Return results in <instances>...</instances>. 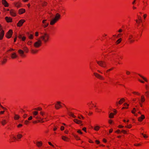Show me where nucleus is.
Returning <instances> with one entry per match:
<instances>
[{
  "label": "nucleus",
  "instance_id": "nucleus-1",
  "mask_svg": "<svg viewBox=\"0 0 149 149\" xmlns=\"http://www.w3.org/2000/svg\"><path fill=\"white\" fill-rule=\"evenodd\" d=\"M61 19V15L58 13H57L56 14L54 18L52 19L50 21V24L51 25H54Z\"/></svg>",
  "mask_w": 149,
  "mask_h": 149
},
{
  "label": "nucleus",
  "instance_id": "nucleus-2",
  "mask_svg": "<svg viewBox=\"0 0 149 149\" xmlns=\"http://www.w3.org/2000/svg\"><path fill=\"white\" fill-rule=\"evenodd\" d=\"M49 35L47 33H44L40 37V39L43 41L44 43L48 42L49 41Z\"/></svg>",
  "mask_w": 149,
  "mask_h": 149
},
{
  "label": "nucleus",
  "instance_id": "nucleus-3",
  "mask_svg": "<svg viewBox=\"0 0 149 149\" xmlns=\"http://www.w3.org/2000/svg\"><path fill=\"white\" fill-rule=\"evenodd\" d=\"M96 63L98 65L103 68H106L107 67V64L106 62L104 61H96Z\"/></svg>",
  "mask_w": 149,
  "mask_h": 149
},
{
  "label": "nucleus",
  "instance_id": "nucleus-4",
  "mask_svg": "<svg viewBox=\"0 0 149 149\" xmlns=\"http://www.w3.org/2000/svg\"><path fill=\"white\" fill-rule=\"evenodd\" d=\"M62 105H65L64 104L62 103L61 102L58 101L56 102V103L55 104V108L56 109H58L62 107Z\"/></svg>",
  "mask_w": 149,
  "mask_h": 149
},
{
  "label": "nucleus",
  "instance_id": "nucleus-5",
  "mask_svg": "<svg viewBox=\"0 0 149 149\" xmlns=\"http://www.w3.org/2000/svg\"><path fill=\"white\" fill-rule=\"evenodd\" d=\"M93 74L96 78L100 80H104L105 79L104 77L97 73L94 72Z\"/></svg>",
  "mask_w": 149,
  "mask_h": 149
},
{
  "label": "nucleus",
  "instance_id": "nucleus-6",
  "mask_svg": "<svg viewBox=\"0 0 149 149\" xmlns=\"http://www.w3.org/2000/svg\"><path fill=\"white\" fill-rule=\"evenodd\" d=\"M135 36L132 34H130L128 36V41L130 43H133L134 41Z\"/></svg>",
  "mask_w": 149,
  "mask_h": 149
},
{
  "label": "nucleus",
  "instance_id": "nucleus-7",
  "mask_svg": "<svg viewBox=\"0 0 149 149\" xmlns=\"http://www.w3.org/2000/svg\"><path fill=\"white\" fill-rule=\"evenodd\" d=\"M42 44L41 41L39 40L34 43V46L35 48H38L40 47L41 46Z\"/></svg>",
  "mask_w": 149,
  "mask_h": 149
},
{
  "label": "nucleus",
  "instance_id": "nucleus-8",
  "mask_svg": "<svg viewBox=\"0 0 149 149\" xmlns=\"http://www.w3.org/2000/svg\"><path fill=\"white\" fill-rule=\"evenodd\" d=\"M13 34V31L12 30L10 29L6 33L5 36L8 38H10L12 37Z\"/></svg>",
  "mask_w": 149,
  "mask_h": 149
},
{
  "label": "nucleus",
  "instance_id": "nucleus-9",
  "mask_svg": "<svg viewBox=\"0 0 149 149\" xmlns=\"http://www.w3.org/2000/svg\"><path fill=\"white\" fill-rule=\"evenodd\" d=\"M88 107L90 109H92L94 107H96V105L93 103L92 102H90L87 104Z\"/></svg>",
  "mask_w": 149,
  "mask_h": 149
},
{
  "label": "nucleus",
  "instance_id": "nucleus-10",
  "mask_svg": "<svg viewBox=\"0 0 149 149\" xmlns=\"http://www.w3.org/2000/svg\"><path fill=\"white\" fill-rule=\"evenodd\" d=\"M10 15L12 17H15L17 15L16 11L13 9L10 10Z\"/></svg>",
  "mask_w": 149,
  "mask_h": 149
},
{
  "label": "nucleus",
  "instance_id": "nucleus-11",
  "mask_svg": "<svg viewBox=\"0 0 149 149\" xmlns=\"http://www.w3.org/2000/svg\"><path fill=\"white\" fill-rule=\"evenodd\" d=\"M25 22V20L24 19H21L17 24V26L18 27H21L22 26L23 24Z\"/></svg>",
  "mask_w": 149,
  "mask_h": 149
},
{
  "label": "nucleus",
  "instance_id": "nucleus-12",
  "mask_svg": "<svg viewBox=\"0 0 149 149\" xmlns=\"http://www.w3.org/2000/svg\"><path fill=\"white\" fill-rule=\"evenodd\" d=\"M33 142L35 143L37 147L40 148L41 147L43 144L42 142V141H36V143L34 141Z\"/></svg>",
  "mask_w": 149,
  "mask_h": 149
},
{
  "label": "nucleus",
  "instance_id": "nucleus-13",
  "mask_svg": "<svg viewBox=\"0 0 149 149\" xmlns=\"http://www.w3.org/2000/svg\"><path fill=\"white\" fill-rule=\"evenodd\" d=\"M42 23L43 24V26L44 28L46 27L49 25V23L47 22V19L43 20L42 21Z\"/></svg>",
  "mask_w": 149,
  "mask_h": 149
},
{
  "label": "nucleus",
  "instance_id": "nucleus-14",
  "mask_svg": "<svg viewBox=\"0 0 149 149\" xmlns=\"http://www.w3.org/2000/svg\"><path fill=\"white\" fill-rule=\"evenodd\" d=\"M14 4L15 6L17 8H19L22 7V4L19 2H15L14 3Z\"/></svg>",
  "mask_w": 149,
  "mask_h": 149
},
{
  "label": "nucleus",
  "instance_id": "nucleus-15",
  "mask_svg": "<svg viewBox=\"0 0 149 149\" xmlns=\"http://www.w3.org/2000/svg\"><path fill=\"white\" fill-rule=\"evenodd\" d=\"M5 19L8 23H11L13 22V19L10 17L6 16L5 17Z\"/></svg>",
  "mask_w": 149,
  "mask_h": 149
},
{
  "label": "nucleus",
  "instance_id": "nucleus-16",
  "mask_svg": "<svg viewBox=\"0 0 149 149\" xmlns=\"http://www.w3.org/2000/svg\"><path fill=\"white\" fill-rule=\"evenodd\" d=\"M139 102L144 103L145 101L144 96L143 95H141L140 99L139 98Z\"/></svg>",
  "mask_w": 149,
  "mask_h": 149
},
{
  "label": "nucleus",
  "instance_id": "nucleus-17",
  "mask_svg": "<svg viewBox=\"0 0 149 149\" xmlns=\"http://www.w3.org/2000/svg\"><path fill=\"white\" fill-rule=\"evenodd\" d=\"M67 111L68 114L70 116L74 118L76 117V116L74 115V114L72 112H71L68 109H67Z\"/></svg>",
  "mask_w": 149,
  "mask_h": 149
},
{
  "label": "nucleus",
  "instance_id": "nucleus-18",
  "mask_svg": "<svg viewBox=\"0 0 149 149\" xmlns=\"http://www.w3.org/2000/svg\"><path fill=\"white\" fill-rule=\"evenodd\" d=\"M23 137V135L21 133H18L16 135L17 141H19Z\"/></svg>",
  "mask_w": 149,
  "mask_h": 149
},
{
  "label": "nucleus",
  "instance_id": "nucleus-19",
  "mask_svg": "<svg viewBox=\"0 0 149 149\" xmlns=\"http://www.w3.org/2000/svg\"><path fill=\"white\" fill-rule=\"evenodd\" d=\"M2 3L3 5L5 7H8L9 6V4L6 0H2Z\"/></svg>",
  "mask_w": 149,
  "mask_h": 149
},
{
  "label": "nucleus",
  "instance_id": "nucleus-20",
  "mask_svg": "<svg viewBox=\"0 0 149 149\" xmlns=\"http://www.w3.org/2000/svg\"><path fill=\"white\" fill-rule=\"evenodd\" d=\"M125 101V99L124 98H121L118 102H116V106H118V104H121Z\"/></svg>",
  "mask_w": 149,
  "mask_h": 149
},
{
  "label": "nucleus",
  "instance_id": "nucleus-21",
  "mask_svg": "<svg viewBox=\"0 0 149 149\" xmlns=\"http://www.w3.org/2000/svg\"><path fill=\"white\" fill-rule=\"evenodd\" d=\"M113 111L115 112V113H111L109 115V117L110 118H113L114 116L116 114V111L115 109H114V110Z\"/></svg>",
  "mask_w": 149,
  "mask_h": 149
},
{
  "label": "nucleus",
  "instance_id": "nucleus-22",
  "mask_svg": "<svg viewBox=\"0 0 149 149\" xmlns=\"http://www.w3.org/2000/svg\"><path fill=\"white\" fill-rule=\"evenodd\" d=\"M18 56L15 52L11 54L10 56L11 58L12 59H15Z\"/></svg>",
  "mask_w": 149,
  "mask_h": 149
},
{
  "label": "nucleus",
  "instance_id": "nucleus-23",
  "mask_svg": "<svg viewBox=\"0 0 149 149\" xmlns=\"http://www.w3.org/2000/svg\"><path fill=\"white\" fill-rule=\"evenodd\" d=\"M136 23L137 24H140L142 22L141 17L140 16H139L138 17V19L136 20Z\"/></svg>",
  "mask_w": 149,
  "mask_h": 149
},
{
  "label": "nucleus",
  "instance_id": "nucleus-24",
  "mask_svg": "<svg viewBox=\"0 0 149 149\" xmlns=\"http://www.w3.org/2000/svg\"><path fill=\"white\" fill-rule=\"evenodd\" d=\"M61 138L62 139L65 141L68 142L70 140V139L69 138L64 136H62Z\"/></svg>",
  "mask_w": 149,
  "mask_h": 149
},
{
  "label": "nucleus",
  "instance_id": "nucleus-25",
  "mask_svg": "<svg viewBox=\"0 0 149 149\" xmlns=\"http://www.w3.org/2000/svg\"><path fill=\"white\" fill-rule=\"evenodd\" d=\"M18 52L22 57H24L25 56L24 54V51L22 49H19L18 50Z\"/></svg>",
  "mask_w": 149,
  "mask_h": 149
},
{
  "label": "nucleus",
  "instance_id": "nucleus-26",
  "mask_svg": "<svg viewBox=\"0 0 149 149\" xmlns=\"http://www.w3.org/2000/svg\"><path fill=\"white\" fill-rule=\"evenodd\" d=\"M145 118V116L144 115H141V117L138 118V120L140 122H142Z\"/></svg>",
  "mask_w": 149,
  "mask_h": 149
},
{
  "label": "nucleus",
  "instance_id": "nucleus-27",
  "mask_svg": "<svg viewBox=\"0 0 149 149\" xmlns=\"http://www.w3.org/2000/svg\"><path fill=\"white\" fill-rule=\"evenodd\" d=\"M26 12V10L25 9L23 8H21L19 9L18 10V13L19 15L22 14Z\"/></svg>",
  "mask_w": 149,
  "mask_h": 149
},
{
  "label": "nucleus",
  "instance_id": "nucleus-28",
  "mask_svg": "<svg viewBox=\"0 0 149 149\" xmlns=\"http://www.w3.org/2000/svg\"><path fill=\"white\" fill-rule=\"evenodd\" d=\"M1 122L2 125L4 126L7 123L8 121L7 120L3 119Z\"/></svg>",
  "mask_w": 149,
  "mask_h": 149
},
{
  "label": "nucleus",
  "instance_id": "nucleus-29",
  "mask_svg": "<svg viewBox=\"0 0 149 149\" xmlns=\"http://www.w3.org/2000/svg\"><path fill=\"white\" fill-rule=\"evenodd\" d=\"M73 121L75 123L78 124H81L82 122V121L77 119H74Z\"/></svg>",
  "mask_w": 149,
  "mask_h": 149
},
{
  "label": "nucleus",
  "instance_id": "nucleus-30",
  "mask_svg": "<svg viewBox=\"0 0 149 149\" xmlns=\"http://www.w3.org/2000/svg\"><path fill=\"white\" fill-rule=\"evenodd\" d=\"M10 142H13L15 141L16 140H17V138L14 136L13 135L11 136V137Z\"/></svg>",
  "mask_w": 149,
  "mask_h": 149
},
{
  "label": "nucleus",
  "instance_id": "nucleus-31",
  "mask_svg": "<svg viewBox=\"0 0 149 149\" xmlns=\"http://www.w3.org/2000/svg\"><path fill=\"white\" fill-rule=\"evenodd\" d=\"M4 35V32L3 31H1L0 33V40L2 39Z\"/></svg>",
  "mask_w": 149,
  "mask_h": 149
},
{
  "label": "nucleus",
  "instance_id": "nucleus-32",
  "mask_svg": "<svg viewBox=\"0 0 149 149\" xmlns=\"http://www.w3.org/2000/svg\"><path fill=\"white\" fill-rule=\"evenodd\" d=\"M139 76H140L143 80H144V81L146 82H148V80L147 79L144 77H143V76L141 75V74H139Z\"/></svg>",
  "mask_w": 149,
  "mask_h": 149
},
{
  "label": "nucleus",
  "instance_id": "nucleus-33",
  "mask_svg": "<svg viewBox=\"0 0 149 149\" xmlns=\"http://www.w3.org/2000/svg\"><path fill=\"white\" fill-rule=\"evenodd\" d=\"M132 93L134 95H136L138 96H140L141 95V93L137 91H133L132 92Z\"/></svg>",
  "mask_w": 149,
  "mask_h": 149
},
{
  "label": "nucleus",
  "instance_id": "nucleus-34",
  "mask_svg": "<svg viewBox=\"0 0 149 149\" xmlns=\"http://www.w3.org/2000/svg\"><path fill=\"white\" fill-rule=\"evenodd\" d=\"M143 2V7H142V9L143 10H145V8L146 7V6H147V2Z\"/></svg>",
  "mask_w": 149,
  "mask_h": 149
},
{
  "label": "nucleus",
  "instance_id": "nucleus-35",
  "mask_svg": "<svg viewBox=\"0 0 149 149\" xmlns=\"http://www.w3.org/2000/svg\"><path fill=\"white\" fill-rule=\"evenodd\" d=\"M38 50L36 49H32L31 50V52L32 54H35L37 53L38 52Z\"/></svg>",
  "mask_w": 149,
  "mask_h": 149
},
{
  "label": "nucleus",
  "instance_id": "nucleus-36",
  "mask_svg": "<svg viewBox=\"0 0 149 149\" xmlns=\"http://www.w3.org/2000/svg\"><path fill=\"white\" fill-rule=\"evenodd\" d=\"M23 49L25 52L28 53L29 52V49L28 48L26 47H24L23 48Z\"/></svg>",
  "mask_w": 149,
  "mask_h": 149
},
{
  "label": "nucleus",
  "instance_id": "nucleus-37",
  "mask_svg": "<svg viewBox=\"0 0 149 149\" xmlns=\"http://www.w3.org/2000/svg\"><path fill=\"white\" fill-rule=\"evenodd\" d=\"M145 88L146 91H149V84H146L145 85Z\"/></svg>",
  "mask_w": 149,
  "mask_h": 149
},
{
  "label": "nucleus",
  "instance_id": "nucleus-38",
  "mask_svg": "<svg viewBox=\"0 0 149 149\" xmlns=\"http://www.w3.org/2000/svg\"><path fill=\"white\" fill-rule=\"evenodd\" d=\"M19 118V116L18 115L15 114L14 116V118L15 120H18Z\"/></svg>",
  "mask_w": 149,
  "mask_h": 149
},
{
  "label": "nucleus",
  "instance_id": "nucleus-39",
  "mask_svg": "<svg viewBox=\"0 0 149 149\" xmlns=\"http://www.w3.org/2000/svg\"><path fill=\"white\" fill-rule=\"evenodd\" d=\"M100 127L98 126H96L94 127V130L96 131L99 130L100 129Z\"/></svg>",
  "mask_w": 149,
  "mask_h": 149
},
{
  "label": "nucleus",
  "instance_id": "nucleus-40",
  "mask_svg": "<svg viewBox=\"0 0 149 149\" xmlns=\"http://www.w3.org/2000/svg\"><path fill=\"white\" fill-rule=\"evenodd\" d=\"M7 61V59L5 58H4L2 61L1 63L3 64H4L6 63Z\"/></svg>",
  "mask_w": 149,
  "mask_h": 149
},
{
  "label": "nucleus",
  "instance_id": "nucleus-41",
  "mask_svg": "<svg viewBox=\"0 0 149 149\" xmlns=\"http://www.w3.org/2000/svg\"><path fill=\"white\" fill-rule=\"evenodd\" d=\"M121 40L122 39L121 38H120L119 39H118L116 42V44L118 45L121 42Z\"/></svg>",
  "mask_w": 149,
  "mask_h": 149
},
{
  "label": "nucleus",
  "instance_id": "nucleus-42",
  "mask_svg": "<svg viewBox=\"0 0 149 149\" xmlns=\"http://www.w3.org/2000/svg\"><path fill=\"white\" fill-rule=\"evenodd\" d=\"M73 136L77 140H80V138L77 135L74 134L73 135Z\"/></svg>",
  "mask_w": 149,
  "mask_h": 149
},
{
  "label": "nucleus",
  "instance_id": "nucleus-43",
  "mask_svg": "<svg viewBox=\"0 0 149 149\" xmlns=\"http://www.w3.org/2000/svg\"><path fill=\"white\" fill-rule=\"evenodd\" d=\"M44 119H46V118H45V119L44 118H42V119H41H41H40L38 121V122H40V123H43L45 122V120H44Z\"/></svg>",
  "mask_w": 149,
  "mask_h": 149
},
{
  "label": "nucleus",
  "instance_id": "nucleus-44",
  "mask_svg": "<svg viewBox=\"0 0 149 149\" xmlns=\"http://www.w3.org/2000/svg\"><path fill=\"white\" fill-rule=\"evenodd\" d=\"M145 95L147 97H149V91H146L145 92Z\"/></svg>",
  "mask_w": 149,
  "mask_h": 149
},
{
  "label": "nucleus",
  "instance_id": "nucleus-45",
  "mask_svg": "<svg viewBox=\"0 0 149 149\" xmlns=\"http://www.w3.org/2000/svg\"><path fill=\"white\" fill-rule=\"evenodd\" d=\"M78 118L80 119H82L83 120H84V117L82 115H80L78 117Z\"/></svg>",
  "mask_w": 149,
  "mask_h": 149
},
{
  "label": "nucleus",
  "instance_id": "nucleus-46",
  "mask_svg": "<svg viewBox=\"0 0 149 149\" xmlns=\"http://www.w3.org/2000/svg\"><path fill=\"white\" fill-rule=\"evenodd\" d=\"M132 127V125L131 124H130L128 125H126L125 126V128L130 129Z\"/></svg>",
  "mask_w": 149,
  "mask_h": 149
},
{
  "label": "nucleus",
  "instance_id": "nucleus-47",
  "mask_svg": "<svg viewBox=\"0 0 149 149\" xmlns=\"http://www.w3.org/2000/svg\"><path fill=\"white\" fill-rule=\"evenodd\" d=\"M114 69V68H110L108 70H106V72L107 73H108V72H109L110 71H111L112 70Z\"/></svg>",
  "mask_w": 149,
  "mask_h": 149
},
{
  "label": "nucleus",
  "instance_id": "nucleus-48",
  "mask_svg": "<svg viewBox=\"0 0 149 149\" xmlns=\"http://www.w3.org/2000/svg\"><path fill=\"white\" fill-rule=\"evenodd\" d=\"M38 113V112L37 111H34L33 112V114L35 116L37 115Z\"/></svg>",
  "mask_w": 149,
  "mask_h": 149
},
{
  "label": "nucleus",
  "instance_id": "nucleus-49",
  "mask_svg": "<svg viewBox=\"0 0 149 149\" xmlns=\"http://www.w3.org/2000/svg\"><path fill=\"white\" fill-rule=\"evenodd\" d=\"M136 109L135 108H133V110L132 111V113L133 114H134L135 112H136Z\"/></svg>",
  "mask_w": 149,
  "mask_h": 149
},
{
  "label": "nucleus",
  "instance_id": "nucleus-50",
  "mask_svg": "<svg viewBox=\"0 0 149 149\" xmlns=\"http://www.w3.org/2000/svg\"><path fill=\"white\" fill-rule=\"evenodd\" d=\"M29 38L30 39H32L33 38V35L32 34H30L29 36Z\"/></svg>",
  "mask_w": 149,
  "mask_h": 149
},
{
  "label": "nucleus",
  "instance_id": "nucleus-51",
  "mask_svg": "<svg viewBox=\"0 0 149 149\" xmlns=\"http://www.w3.org/2000/svg\"><path fill=\"white\" fill-rule=\"evenodd\" d=\"M143 136L144 138H148V136L146 134H144L143 133L141 134Z\"/></svg>",
  "mask_w": 149,
  "mask_h": 149
},
{
  "label": "nucleus",
  "instance_id": "nucleus-52",
  "mask_svg": "<svg viewBox=\"0 0 149 149\" xmlns=\"http://www.w3.org/2000/svg\"><path fill=\"white\" fill-rule=\"evenodd\" d=\"M95 108V110L96 112H100V110L97 107H96Z\"/></svg>",
  "mask_w": 149,
  "mask_h": 149
},
{
  "label": "nucleus",
  "instance_id": "nucleus-53",
  "mask_svg": "<svg viewBox=\"0 0 149 149\" xmlns=\"http://www.w3.org/2000/svg\"><path fill=\"white\" fill-rule=\"evenodd\" d=\"M126 73L127 75H129L131 73L130 72L127 70H126Z\"/></svg>",
  "mask_w": 149,
  "mask_h": 149
},
{
  "label": "nucleus",
  "instance_id": "nucleus-54",
  "mask_svg": "<svg viewBox=\"0 0 149 149\" xmlns=\"http://www.w3.org/2000/svg\"><path fill=\"white\" fill-rule=\"evenodd\" d=\"M122 36V34L121 33H120L117 36V38H119L120 37H121Z\"/></svg>",
  "mask_w": 149,
  "mask_h": 149
},
{
  "label": "nucleus",
  "instance_id": "nucleus-55",
  "mask_svg": "<svg viewBox=\"0 0 149 149\" xmlns=\"http://www.w3.org/2000/svg\"><path fill=\"white\" fill-rule=\"evenodd\" d=\"M40 115H42V116H43L45 115V112L42 111H41L40 112Z\"/></svg>",
  "mask_w": 149,
  "mask_h": 149
},
{
  "label": "nucleus",
  "instance_id": "nucleus-56",
  "mask_svg": "<svg viewBox=\"0 0 149 149\" xmlns=\"http://www.w3.org/2000/svg\"><path fill=\"white\" fill-rule=\"evenodd\" d=\"M35 109L38 111H41L42 110V109L40 107H38L36 108Z\"/></svg>",
  "mask_w": 149,
  "mask_h": 149
},
{
  "label": "nucleus",
  "instance_id": "nucleus-57",
  "mask_svg": "<svg viewBox=\"0 0 149 149\" xmlns=\"http://www.w3.org/2000/svg\"><path fill=\"white\" fill-rule=\"evenodd\" d=\"M121 132L123 133L124 134H126L127 133V132L125 130H122Z\"/></svg>",
  "mask_w": 149,
  "mask_h": 149
},
{
  "label": "nucleus",
  "instance_id": "nucleus-58",
  "mask_svg": "<svg viewBox=\"0 0 149 149\" xmlns=\"http://www.w3.org/2000/svg\"><path fill=\"white\" fill-rule=\"evenodd\" d=\"M134 146H141V144L139 143H136L134 144Z\"/></svg>",
  "mask_w": 149,
  "mask_h": 149
},
{
  "label": "nucleus",
  "instance_id": "nucleus-59",
  "mask_svg": "<svg viewBox=\"0 0 149 149\" xmlns=\"http://www.w3.org/2000/svg\"><path fill=\"white\" fill-rule=\"evenodd\" d=\"M125 107H128L129 105L127 104V103H125L124 104Z\"/></svg>",
  "mask_w": 149,
  "mask_h": 149
},
{
  "label": "nucleus",
  "instance_id": "nucleus-60",
  "mask_svg": "<svg viewBox=\"0 0 149 149\" xmlns=\"http://www.w3.org/2000/svg\"><path fill=\"white\" fill-rule=\"evenodd\" d=\"M31 43H32V42L31 41H29L27 43V44L29 45H31Z\"/></svg>",
  "mask_w": 149,
  "mask_h": 149
},
{
  "label": "nucleus",
  "instance_id": "nucleus-61",
  "mask_svg": "<svg viewBox=\"0 0 149 149\" xmlns=\"http://www.w3.org/2000/svg\"><path fill=\"white\" fill-rule=\"evenodd\" d=\"M47 3L45 2H44L42 3L43 6H46L47 5Z\"/></svg>",
  "mask_w": 149,
  "mask_h": 149
},
{
  "label": "nucleus",
  "instance_id": "nucleus-62",
  "mask_svg": "<svg viewBox=\"0 0 149 149\" xmlns=\"http://www.w3.org/2000/svg\"><path fill=\"white\" fill-rule=\"evenodd\" d=\"M77 132L80 134H82L83 133L82 132H81V130H78L77 131Z\"/></svg>",
  "mask_w": 149,
  "mask_h": 149
},
{
  "label": "nucleus",
  "instance_id": "nucleus-63",
  "mask_svg": "<svg viewBox=\"0 0 149 149\" xmlns=\"http://www.w3.org/2000/svg\"><path fill=\"white\" fill-rule=\"evenodd\" d=\"M29 123V121L28 120H26L24 121V123L26 125H28Z\"/></svg>",
  "mask_w": 149,
  "mask_h": 149
},
{
  "label": "nucleus",
  "instance_id": "nucleus-64",
  "mask_svg": "<svg viewBox=\"0 0 149 149\" xmlns=\"http://www.w3.org/2000/svg\"><path fill=\"white\" fill-rule=\"evenodd\" d=\"M26 38L25 37L23 36L22 38V41H24L25 40Z\"/></svg>",
  "mask_w": 149,
  "mask_h": 149
}]
</instances>
